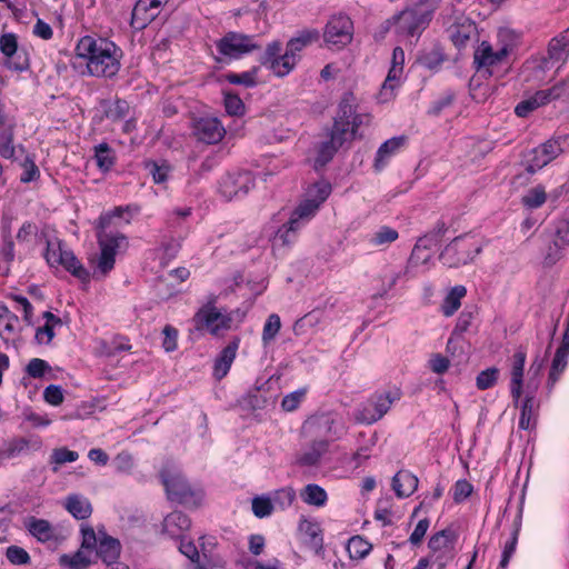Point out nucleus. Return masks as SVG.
Listing matches in <instances>:
<instances>
[{"label":"nucleus","mask_w":569,"mask_h":569,"mask_svg":"<svg viewBox=\"0 0 569 569\" xmlns=\"http://www.w3.org/2000/svg\"><path fill=\"white\" fill-rule=\"evenodd\" d=\"M348 431L341 417L333 411H322L310 416L301 427L303 447L297 457L302 467H317L329 452L330 445Z\"/></svg>","instance_id":"1"},{"label":"nucleus","mask_w":569,"mask_h":569,"mask_svg":"<svg viewBox=\"0 0 569 569\" xmlns=\"http://www.w3.org/2000/svg\"><path fill=\"white\" fill-rule=\"evenodd\" d=\"M76 53L86 60L88 73L92 77L112 78L120 70L122 51L107 38L84 36L79 39Z\"/></svg>","instance_id":"2"},{"label":"nucleus","mask_w":569,"mask_h":569,"mask_svg":"<svg viewBox=\"0 0 569 569\" xmlns=\"http://www.w3.org/2000/svg\"><path fill=\"white\" fill-rule=\"evenodd\" d=\"M97 238L101 250L97 269L106 276L114 267L116 254L127 249L128 241L123 233L109 229H99Z\"/></svg>","instance_id":"3"},{"label":"nucleus","mask_w":569,"mask_h":569,"mask_svg":"<svg viewBox=\"0 0 569 569\" xmlns=\"http://www.w3.org/2000/svg\"><path fill=\"white\" fill-rule=\"evenodd\" d=\"M400 398L398 390L375 393L355 413V420L359 423L372 425L379 421Z\"/></svg>","instance_id":"4"},{"label":"nucleus","mask_w":569,"mask_h":569,"mask_svg":"<svg viewBox=\"0 0 569 569\" xmlns=\"http://www.w3.org/2000/svg\"><path fill=\"white\" fill-rule=\"evenodd\" d=\"M160 477L170 500L189 503L200 495V491H194L191 488L178 469L164 468L161 470Z\"/></svg>","instance_id":"5"},{"label":"nucleus","mask_w":569,"mask_h":569,"mask_svg":"<svg viewBox=\"0 0 569 569\" xmlns=\"http://www.w3.org/2000/svg\"><path fill=\"white\" fill-rule=\"evenodd\" d=\"M481 248L476 243L457 237L440 253L441 262L449 268H459L472 261Z\"/></svg>","instance_id":"6"},{"label":"nucleus","mask_w":569,"mask_h":569,"mask_svg":"<svg viewBox=\"0 0 569 569\" xmlns=\"http://www.w3.org/2000/svg\"><path fill=\"white\" fill-rule=\"evenodd\" d=\"M350 101L351 92H346L338 104V111L333 118V124L328 132V137H330L335 143H338L340 147L357 138L350 127V116L352 114V108L349 103Z\"/></svg>","instance_id":"7"},{"label":"nucleus","mask_w":569,"mask_h":569,"mask_svg":"<svg viewBox=\"0 0 569 569\" xmlns=\"http://www.w3.org/2000/svg\"><path fill=\"white\" fill-rule=\"evenodd\" d=\"M260 49L253 36H248L240 32H227L220 40L217 41V50L222 56L238 59L243 54L250 53Z\"/></svg>","instance_id":"8"},{"label":"nucleus","mask_w":569,"mask_h":569,"mask_svg":"<svg viewBox=\"0 0 569 569\" xmlns=\"http://www.w3.org/2000/svg\"><path fill=\"white\" fill-rule=\"evenodd\" d=\"M193 320L198 330L206 329L214 336L230 329L232 322L229 315L222 313L212 303H208L199 309Z\"/></svg>","instance_id":"9"},{"label":"nucleus","mask_w":569,"mask_h":569,"mask_svg":"<svg viewBox=\"0 0 569 569\" xmlns=\"http://www.w3.org/2000/svg\"><path fill=\"white\" fill-rule=\"evenodd\" d=\"M353 23L346 14L331 17L325 29V40L338 49L346 47L352 40Z\"/></svg>","instance_id":"10"},{"label":"nucleus","mask_w":569,"mask_h":569,"mask_svg":"<svg viewBox=\"0 0 569 569\" xmlns=\"http://www.w3.org/2000/svg\"><path fill=\"white\" fill-rule=\"evenodd\" d=\"M0 51L6 57L4 64L10 70L22 72L29 69V56L24 50H19L14 33H3L0 37Z\"/></svg>","instance_id":"11"},{"label":"nucleus","mask_w":569,"mask_h":569,"mask_svg":"<svg viewBox=\"0 0 569 569\" xmlns=\"http://www.w3.org/2000/svg\"><path fill=\"white\" fill-rule=\"evenodd\" d=\"M319 40V32L317 30H302L297 37L291 38L286 46L284 64L282 66L289 73L295 69L300 59L299 52L308 46Z\"/></svg>","instance_id":"12"},{"label":"nucleus","mask_w":569,"mask_h":569,"mask_svg":"<svg viewBox=\"0 0 569 569\" xmlns=\"http://www.w3.org/2000/svg\"><path fill=\"white\" fill-rule=\"evenodd\" d=\"M253 186L254 180L250 172L228 173L220 182V192L226 199L231 200L247 194Z\"/></svg>","instance_id":"13"},{"label":"nucleus","mask_w":569,"mask_h":569,"mask_svg":"<svg viewBox=\"0 0 569 569\" xmlns=\"http://www.w3.org/2000/svg\"><path fill=\"white\" fill-rule=\"evenodd\" d=\"M430 21V16L418 9H406L397 17V29L407 36H415L423 30Z\"/></svg>","instance_id":"14"},{"label":"nucleus","mask_w":569,"mask_h":569,"mask_svg":"<svg viewBox=\"0 0 569 569\" xmlns=\"http://www.w3.org/2000/svg\"><path fill=\"white\" fill-rule=\"evenodd\" d=\"M193 133L198 140L213 144L223 138L226 130L217 118H201L194 123Z\"/></svg>","instance_id":"15"},{"label":"nucleus","mask_w":569,"mask_h":569,"mask_svg":"<svg viewBox=\"0 0 569 569\" xmlns=\"http://www.w3.org/2000/svg\"><path fill=\"white\" fill-rule=\"evenodd\" d=\"M568 57L569 28L550 40L547 57L543 59V68H549V64H563Z\"/></svg>","instance_id":"16"},{"label":"nucleus","mask_w":569,"mask_h":569,"mask_svg":"<svg viewBox=\"0 0 569 569\" xmlns=\"http://www.w3.org/2000/svg\"><path fill=\"white\" fill-rule=\"evenodd\" d=\"M508 53L509 50L507 47H502L495 51L489 42L483 41L475 51L473 63L478 70L481 68L498 66L507 59Z\"/></svg>","instance_id":"17"},{"label":"nucleus","mask_w":569,"mask_h":569,"mask_svg":"<svg viewBox=\"0 0 569 569\" xmlns=\"http://www.w3.org/2000/svg\"><path fill=\"white\" fill-rule=\"evenodd\" d=\"M446 231V223L443 221H438L432 231L426 233L423 237H420L412 249L409 258V264L420 262L426 263L430 257L428 254L420 257L421 249H428L432 244H436Z\"/></svg>","instance_id":"18"},{"label":"nucleus","mask_w":569,"mask_h":569,"mask_svg":"<svg viewBox=\"0 0 569 569\" xmlns=\"http://www.w3.org/2000/svg\"><path fill=\"white\" fill-rule=\"evenodd\" d=\"M281 51L282 44L276 40L267 46L263 54L260 57V63L268 67L274 76L280 78L289 74V70H286L282 66V63L284 64V53H281Z\"/></svg>","instance_id":"19"},{"label":"nucleus","mask_w":569,"mask_h":569,"mask_svg":"<svg viewBox=\"0 0 569 569\" xmlns=\"http://www.w3.org/2000/svg\"><path fill=\"white\" fill-rule=\"evenodd\" d=\"M526 358H527V352L523 347H519L512 357L510 392H511L512 399L516 402L519 401V399L522 395L523 371H525Z\"/></svg>","instance_id":"20"},{"label":"nucleus","mask_w":569,"mask_h":569,"mask_svg":"<svg viewBox=\"0 0 569 569\" xmlns=\"http://www.w3.org/2000/svg\"><path fill=\"white\" fill-rule=\"evenodd\" d=\"M121 551V545L119 540L109 537L102 536L99 538L98 546L93 551L94 559L100 558L106 565L116 563L119 559Z\"/></svg>","instance_id":"21"},{"label":"nucleus","mask_w":569,"mask_h":569,"mask_svg":"<svg viewBox=\"0 0 569 569\" xmlns=\"http://www.w3.org/2000/svg\"><path fill=\"white\" fill-rule=\"evenodd\" d=\"M239 348V339L231 340L220 352L214 362V377L222 379L227 376Z\"/></svg>","instance_id":"22"},{"label":"nucleus","mask_w":569,"mask_h":569,"mask_svg":"<svg viewBox=\"0 0 569 569\" xmlns=\"http://www.w3.org/2000/svg\"><path fill=\"white\" fill-rule=\"evenodd\" d=\"M407 138L405 136L393 137L385 141L378 149L375 159V169L380 171L387 164L389 158L405 146Z\"/></svg>","instance_id":"23"},{"label":"nucleus","mask_w":569,"mask_h":569,"mask_svg":"<svg viewBox=\"0 0 569 569\" xmlns=\"http://www.w3.org/2000/svg\"><path fill=\"white\" fill-rule=\"evenodd\" d=\"M417 487L418 478L408 470H400L392 478V489L399 498L411 496Z\"/></svg>","instance_id":"24"},{"label":"nucleus","mask_w":569,"mask_h":569,"mask_svg":"<svg viewBox=\"0 0 569 569\" xmlns=\"http://www.w3.org/2000/svg\"><path fill=\"white\" fill-rule=\"evenodd\" d=\"M190 526L189 517L181 511H173L163 520V531L171 538L181 537L184 531L189 530Z\"/></svg>","instance_id":"25"},{"label":"nucleus","mask_w":569,"mask_h":569,"mask_svg":"<svg viewBox=\"0 0 569 569\" xmlns=\"http://www.w3.org/2000/svg\"><path fill=\"white\" fill-rule=\"evenodd\" d=\"M569 357V343L561 341V345L557 349L555 357L551 362V368L548 378V386L553 387L559 380L560 375L565 371L568 365Z\"/></svg>","instance_id":"26"},{"label":"nucleus","mask_w":569,"mask_h":569,"mask_svg":"<svg viewBox=\"0 0 569 569\" xmlns=\"http://www.w3.org/2000/svg\"><path fill=\"white\" fill-rule=\"evenodd\" d=\"M93 561V551L82 547L73 555H62L59 559L61 566H67L70 569H87Z\"/></svg>","instance_id":"27"},{"label":"nucleus","mask_w":569,"mask_h":569,"mask_svg":"<svg viewBox=\"0 0 569 569\" xmlns=\"http://www.w3.org/2000/svg\"><path fill=\"white\" fill-rule=\"evenodd\" d=\"M66 509L77 519L83 520L92 513L90 501L80 495H70L66 499Z\"/></svg>","instance_id":"28"},{"label":"nucleus","mask_w":569,"mask_h":569,"mask_svg":"<svg viewBox=\"0 0 569 569\" xmlns=\"http://www.w3.org/2000/svg\"><path fill=\"white\" fill-rule=\"evenodd\" d=\"M26 527L40 542H47L54 537V530L48 520L30 517L26 522Z\"/></svg>","instance_id":"29"},{"label":"nucleus","mask_w":569,"mask_h":569,"mask_svg":"<svg viewBox=\"0 0 569 569\" xmlns=\"http://www.w3.org/2000/svg\"><path fill=\"white\" fill-rule=\"evenodd\" d=\"M271 400L272 397L267 389L257 387L250 390L242 399V406L247 409L256 411L266 408Z\"/></svg>","instance_id":"30"},{"label":"nucleus","mask_w":569,"mask_h":569,"mask_svg":"<svg viewBox=\"0 0 569 569\" xmlns=\"http://www.w3.org/2000/svg\"><path fill=\"white\" fill-rule=\"evenodd\" d=\"M60 264L66 270L71 272L74 277L80 279L81 281H89L90 274L88 270L80 263L77 257L70 250H64L63 253H60Z\"/></svg>","instance_id":"31"},{"label":"nucleus","mask_w":569,"mask_h":569,"mask_svg":"<svg viewBox=\"0 0 569 569\" xmlns=\"http://www.w3.org/2000/svg\"><path fill=\"white\" fill-rule=\"evenodd\" d=\"M476 32V26L472 22L451 26L449 29V37L453 44L461 49L466 47L468 41Z\"/></svg>","instance_id":"32"},{"label":"nucleus","mask_w":569,"mask_h":569,"mask_svg":"<svg viewBox=\"0 0 569 569\" xmlns=\"http://www.w3.org/2000/svg\"><path fill=\"white\" fill-rule=\"evenodd\" d=\"M302 501L309 506L323 507L328 500L326 490L316 483L307 485L301 491Z\"/></svg>","instance_id":"33"},{"label":"nucleus","mask_w":569,"mask_h":569,"mask_svg":"<svg viewBox=\"0 0 569 569\" xmlns=\"http://www.w3.org/2000/svg\"><path fill=\"white\" fill-rule=\"evenodd\" d=\"M146 1L138 0L131 12L130 26L136 30L144 29L157 17L156 13L149 12L144 6Z\"/></svg>","instance_id":"34"},{"label":"nucleus","mask_w":569,"mask_h":569,"mask_svg":"<svg viewBox=\"0 0 569 569\" xmlns=\"http://www.w3.org/2000/svg\"><path fill=\"white\" fill-rule=\"evenodd\" d=\"M94 159L97 167L108 172L116 163V152L108 143L102 142L94 147Z\"/></svg>","instance_id":"35"},{"label":"nucleus","mask_w":569,"mask_h":569,"mask_svg":"<svg viewBox=\"0 0 569 569\" xmlns=\"http://www.w3.org/2000/svg\"><path fill=\"white\" fill-rule=\"evenodd\" d=\"M340 148L341 147L338 143H335V141L330 137H328V140L320 142L317 148L315 167L317 169L325 167L328 162L332 160V158Z\"/></svg>","instance_id":"36"},{"label":"nucleus","mask_w":569,"mask_h":569,"mask_svg":"<svg viewBox=\"0 0 569 569\" xmlns=\"http://www.w3.org/2000/svg\"><path fill=\"white\" fill-rule=\"evenodd\" d=\"M372 549V545L361 536H353L349 539L347 551L351 559H363Z\"/></svg>","instance_id":"37"},{"label":"nucleus","mask_w":569,"mask_h":569,"mask_svg":"<svg viewBox=\"0 0 569 569\" xmlns=\"http://www.w3.org/2000/svg\"><path fill=\"white\" fill-rule=\"evenodd\" d=\"M466 292L463 286H456L451 289L442 305V312L446 317L452 316L460 308V300L466 296Z\"/></svg>","instance_id":"38"},{"label":"nucleus","mask_w":569,"mask_h":569,"mask_svg":"<svg viewBox=\"0 0 569 569\" xmlns=\"http://www.w3.org/2000/svg\"><path fill=\"white\" fill-rule=\"evenodd\" d=\"M300 530L308 538V543L311 546V548H313L317 551L322 549V547H323L322 531L318 523L310 522V521H303L300 525Z\"/></svg>","instance_id":"39"},{"label":"nucleus","mask_w":569,"mask_h":569,"mask_svg":"<svg viewBox=\"0 0 569 569\" xmlns=\"http://www.w3.org/2000/svg\"><path fill=\"white\" fill-rule=\"evenodd\" d=\"M547 104L542 90L537 91L532 97L519 102L515 109L518 117H527L535 109Z\"/></svg>","instance_id":"40"},{"label":"nucleus","mask_w":569,"mask_h":569,"mask_svg":"<svg viewBox=\"0 0 569 569\" xmlns=\"http://www.w3.org/2000/svg\"><path fill=\"white\" fill-rule=\"evenodd\" d=\"M542 92L546 97L547 103L555 100L569 102V77L555 83L551 88L542 90Z\"/></svg>","instance_id":"41"},{"label":"nucleus","mask_w":569,"mask_h":569,"mask_svg":"<svg viewBox=\"0 0 569 569\" xmlns=\"http://www.w3.org/2000/svg\"><path fill=\"white\" fill-rule=\"evenodd\" d=\"M398 238L399 233L396 229L382 226L370 237L369 242L373 247H382L395 242Z\"/></svg>","instance_id":"42"},{"label":"nucleus","mask_w":569,"mask_h":569,"mask_svg":"<svg viewBox=\"0 0 569 569\" xmlns=\"http://www.w3.org/2000/svg\"><path fill=\"white\" fill-rule=\"evenodd\" d=\"M569 243V230L568 228H566L565 230L562 229H557V232H556V239L553 241V247H550V251L547 257H546V260L549 262V263H555L557 260L560 259V252L561 250Z\"/></svg>","instance_id":"43"},{"label":"nucleus","mask_w":569,"mask_h":569,"mask_svg":"<svg viewBox=\"0 0 569 569\" xmlns=\"http://www.w3.org/2000/svg\"><path fill=\"white\" fill-rule=\"evenodd\" d=\"M14 140V127H9L6 130L0 131V156L4 159H14L16 146Z\"/></svg>","instance_id":"44"},{"label":"nucleus","mask_w":569,"mask_h":569,"mask_svg":"<svg viewBox=\"0 0 569 569\" xmlns=\"http://www.w3.org/2000/svg\"><path fill=\"white\" fill-rule=\"evenodd\" d=\"M257 73L258 68H253L242 73H227L224 78L231 84H240L244 86L246 88H252L257 84Z\"/></svg>","instance_id":"45"},{"label":"nucleus","mask_w":569,"mask_h":569,"mask_svg":"<svg viewBox=\"0 0 569 569\" xmlns=\"http://www.w3.org/2000/svg\"><path fill=\"white\" fill-rule=\"evenodd\" d=\"M547 199L545 188L541 186L533 187L527 191L522 197V203L529 209H537L541 207Z\"/></svg>","instance_id":"46"},{"label":"nucleus","mask_w":569,"mask_h":569,"mask_svg":"<svg viewBox=\"0 0 569 569\" xmlns=\"http://www.w3.org/2000/svg\"><path fill=\"white\" fill-rule=\"evenodd\" d=\"M535 422L536 419L533 413V397L527 396L521 407L519 427L523 430H529L535 426Z\"/></svg>","instance_id":"47"},{"label":"nucleus","mask_w":569,"mask_h":569,"mask_svg":"<svg viewBox=\"0 0 569 569\" xmlns=\"http://www.w3.org/2000/svg\"><path fill=\"white\" fill-rule=\"evenodd\" d=\"M78 458L79 455L77 451L69 450L66 447H60L52 450L50 462L54 465L53 471H57L59 466L67 462H74Z\"/></svg>","instance_id":"48"},{"label":"nucleus","mask_w":569,"mask_h":569,"mask_svg":"<svg viewBox=\"0 0 569 569\" xmlns=\"http://www.w3.org/2000/svg\"><path fill=\"white\" fill-rule=\"evenodd\" d=\"M299 228L298 219L291 218L276 233L274 240L282 246H288L295 240L296 231Z\"/></svg>","instance_id":"49"},{"label":"nucleus","mask_w":569,"mask_h":569,"mask_svg":"<svg viewBox=\"0 0 569 569\" xmlns=\"http://www.w3.org/2000/svg\"><path fill=\"white\" fill-rule=\"evenodd\" d=\"M499 369L496 367L488 368L478 373L476 386L479 390H487L493 387L498 380Z\"/></svg>","instance_id":"50"},{"label":"nucleus","mask_w":569,"mask_h":569,"mask_svg":"<svg viewBox=\"0 0 569 569\" xmlns=\"http://www.w3.org/2000/svg\"><path fill=\"white\" fill-rule=\"evenodd\" d=\"M281 328L280 317L276 313H272L268 317L262 331V342L263 345H268L278 335Z\"/></svg>","instance_id":"51"},{"label":"nucleus","mask_w":569,"mask_h":569,"mask_svg":"<svg viewBox=\"0 0 569 569\" xmlns=\"http://www.w3.org/2000/svg\"><path fill=\"white\" fill-rule=\"evenodd\" d=\"M352 108V114L350 116V127L352 132L358 137V131L362 126H368L370 122L369 113H359L357 111L356 97L351 92V101L349 102Z\"/></svg>","instance_id":"52"},{"label":"nucleus","mask_w":569,"mask_h":569,"mask_svg":"<svg viewBox=\"0 0 569 569\" xmlns=\"http://www.w3.org/2000/svg\"><path fill=\"white\" fill-rule=\"evenodd\" d=\"M319 207L320 203L318 201L313 198H308L297 207L291 218L298 219V222L301 219H308L317 212Z\"/></svg>","instance_id":"53"},{"label":"nucleus","mask_w":569,"mask_h":569,"mask_svg":"<svg viewBox=\"0 0 569 569\" xmlns=\"http://www.w3.org/2000/svg\"><path fill=\"white\" fill-rule=\"evenodd\" d=\"M224 108L230 116H241L244 112L242 100L231 92L224 91Z\"/></svg>","instance_id":"54"},{"label":"nucleus","mask_w":569,"mask_h":569,"mask_svg":"<svg viewBox=\"0 0 569 569\" xmlns=\"http://www.w3.org/2000/svg\"><path fill=\"white\" fill-rule=\"evenodd\" d=\"M6 557L12 565H28L31 561L29 553L18 546L8 547Z\"/></svg>","instance_id":"55"},{"label":"nucleus","mask_w":569,"mask_h":569,"mask_svg":"<svg viewBox=\"0 0 569 569\" xmlns=\"http://www.w3.org/2000/svg\"><path fill=\"white\" fill-rule=\"evenodd\" d=\"M456 99V93L451 90L445 92L442 97L433 101L428 113L431 116H439L446 108L450 107Z\"/></svg>","instance_id":"56"},{"label":"nucleus","mask_w":569,"mask_h":569,"mask_svg":"<svg viewBox=\"0 0 569 569\" xmlns=\"http://www.w3.org/2000/svg\"><path fill=\"white\" fill-rule=\"evenodd\" d=\"M331 192V184L327 181L316 182L309 190L308 196L320 204L326 201Z\"/></svg>","instance_id":"57"},{"label":"nucleus","mask_w":569,"mask_h":569,"mask_svg":"<svg viewBox=\"0 0 569 569\" xmlns=\"http://www.w3.org/2000/svg\"><path fill=\"white\" fill-rule=\"evenodd\" d=\"M21 167L23 169V171L20 176L21 182L29 183L31 181L37 180L40 177V171H39L37 164L29 157H27L24 159V161L21 163Z\"/></svg>","instance_id":"58"},{"label":"nucleus","mask_w":569,"mask_h":569,"mask_svg":"<svg viewBox=\"0 0 569 569\" xmlns=\"http://www.w3.org/2000/svg\"><path fill=\"white\" fill-rule=\"evenodd\" d=\"M272 503L269 498L256 497L252 499V511L256 517L263 518L272 512Z\"/></svg>","instance_id":"59"},{"label":"nucleus","mask_w":569,"mask_h":569,"mask_svg":"<svg viewBox=\"0 0 569 569\" xmlns=\"http://www.w3.org/2000/svg\"><path fill=\"white\" fill-rule=\"evenodd\" d=\"M146 168L149 170L156 183H162L168 179L170 170L168 164L163 163L159 166L157 162L150 161L146 163Z\"/></svg>","instance_id":"60"},{"label":"nucleus","mask_w":569,"mask_h":569,"mask_svg":"<svg viewBox=\"0 0 569 569\" xmlns=\"http://www.w3.org/2000/svg\"><path fill=\"white\" fill-rule=\"evenodd\" d=\"M450 545V531L441 530L435 533L428 542L429 548L432 551H439L448 548Z\"/></svg>","instance_id":"61"},{"label":"nucleus","mask_w":569,"mask_h":569,"mask_svg":"<svg viewBox=\"0 0 569 569\" xmlns=\"http://www.w3.org/2000/svg\"><path fill=\"white\" fill-rule=\"evenodd\" d=\"M50 369V366L47 361L33 358L29 361L27 366V373L32 378H41L44 376L46 371Z\"/></svg>","instance_id":"62"},{"label":"nucleus","mask_w":569,"mask_h":569,"mask_svg":"<svg viewBox=\"0 0 569 569\" xmlns=\"http://www.w3.org/2000/svg\"><path fill=\"white\" fill-rule=\"evenodd\" d=\"M527 162V170L529 172H536L537 170L547 166L550 161L549 158L539 153V148L537 147L531 151L530 158H528Z\"/></svg>","instance_id":"63"},{"label":"nucleus","mask_w":569,"mask_h":569,"mask_svg":"<svg viewBox=\"0 0 569 569\" xmlns=\"http://www.w3.org/2000/svg\"><path fill=\"white\" fill-rule=\"evenodd\" d=\"M43 398L48 403L59 406L63 401V391L60 386L50 385L44 389Z\"/></svg>","instance_id":"64"}]
</instances>
